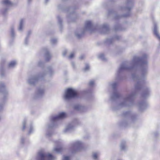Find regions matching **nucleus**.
I'll list each match as a JSON object with an SVG mask.
<instances>
[{
	"label": "nucleus",
	"instance_id": "nucleus-4",
	"mask_svg": "<svg viewBox=\"0 0 160 160\" xmlns=\"http://www.w3.org/2000/svg\"><path fill=\"white\" fill-rule=\"evenodd\" d=\"M46 75V73L45 72L40 73L38 75L31 74L28 77L27 82L30 85H34L38 80H43Z\"/></svg>",
	"mask_w": 160,
	"mask_h": 160
},
{
	"label": "nucleus",
	"instance_id": "nucleus-8",
	"mask_svg": "<svg viewBox=\"0 0 160 160\" xmlns=\"http://www.w3.org/2000/svg\"><path fill=\"white\" fill-rule=\"evenodd\" d=\"M118 83L117 82H113L111 84V86L114 90L111 96V100L112 101L116 100L120 97V94L117 90H115L116 87L118 85Z\"/></svg>",
	"mask_w": 160,
	"mask_h": 160
},
{
	"label": "nucleus",
	"instance_id": "nucleus-44",
	"mask_svg": "<svg viewBox=\"0 0 160 160\" xmlns=\"http://www.w3.org/2000/svg\"><path fill=\"white\" fill-rule=\"evenodd\" d=\"M72 65L74 68H75V63L74 62H72L71 63Z\"/></svg>",
	"mask_w": 160,
	"mask_h": 160
},
{
	"label": "nucleus",
	"instance_id": "nucleus-48",
	"mask_svg": "<svg viewBox=\"0 0 160 160\" xmlns=\"http://www.w3.org/2000/svg\"><path fill=\"white\" fill-rule=\"evenodd\" d=\"M115 19H118L119 18H118V15H116L115 17Z\"/></svg>",
	"mask_w": 160,
	"mask_h": 160
},
{
	"label": "nucleus",
	"instance_id": "nucleus-31",
	"mask_svg": "<svg viewBox=\"0 0 160 160\" xmlns=\"http://www.w3.org/2000/svg\"><path fill=\"white\" fill-rule=\"evenodd\" d=\"M71 16L69 18L68 20L71 22H74L75 21V20L74 18V17L75 16V15L73 14L72 15V14H71Z\"/></svg>",
	"mask_w": 160,
	"mask_h": 160
},
{
	"label": "nucleus",
	"instance_id": "nucleus-47",
	"mask_svg": "<svg viewBox=\"0 0 160 160\" xmlns=\"http://www.w3.org/2000/svg\"><path fill=\"white\" fill-rule=\"evenodd\" d=\"M158 134V132H156V133H154V134L155 136H157V135Z\"/></svg>",
	"mask_w": 160,
	"mask_h": 160
},
{
	"label": "nucleus",
	"instance_id": "nucleus-7",
	"mask_svg": "<svg viewBox=\"0 0 160 160\" xmlns=\"http://www.w3.org/2000/svg\"><path fill=\"white\" fill-rule=\"evenodd\" d=\"M77 97L76 91L73 89L69 88L66 91L64 95V99L68 100Z\"/></svg>",
	"mask_w": 160,
	"mask_h": 160
},
{
	"label": "nucleus",
	"instance_id": "nucleus-40",
	"mask_svg": "<svg viewBox=\"0 0 160 160\" xmlns=\"http://www.w3.org/2000/svg\"><path fill=\"white\" fill-rule=\"evenodd\" d=\"M62 160H70V158L68 156H64Z\"/></svg>",
	"mask_w": 160,
	"mask_h": 160
},
{
	"label": "nucleus",
	"instance_id": "nucleus-34",
	"mask_svg": "<svg viewBox=\"0 0 160 160\" xmlns=\"http://www.w3.org/2000/svg\"><path fill=\"white\" fill-rule=\"evenodd\" d=\"M44 65V64L43 62H42L41 61H39L38 63V66L39 67H43Z\"/></svg>",
	"mask_w": 160,
	"mask_h": 160
},
{
	"label": "nucleus",
	"instance_id": "nucleus-3",
	"mask_svg": "<svg viewBox=\"0 0 160 160\" xmlns=\"http://www.w3.org/2000/svg\"><path fill=\"white\" fill-rule=\"evenodd\" d=\"M95 29V27L93 25L92 22L87 21L85 22L84 28L77 30L75 32V35L77 38H79L82 36L86 31H88L92 32L94 31Z\"/></svg>",
	"mask_w": 160,
	"mask_h": 160
},
{
	"label": "nucleus",
	"instance_id": "nucleus-27",
	"mask_svg": "<svg viewBox=\"0 0 160 160\" xmlns=\"http://www.w3.org/2000/svg\"><path fill=\"white\" fill-rule=\"evenodd\" d=\"M98 58L103 61H105L106 60V58H105L104 54L102 53L98 55Z\"/></svg>",
	"mask_w": 160,
	"mask_h": 160
},
{
	"label": "nucleus",
	"instance_id": "nucleus-28",
	"mask_svg": "<svg viewBox=\"0 0 160 160\" xmlns=\"http://www.w3.org/2000/svg\"><path fill=\"white\" fill-rule=\"evenodd\" d=\"M31 33V32L29 31L28 32L27 36L25 40L24 43L26 45H27L28 44V36Z\"/></svg>",
	"mask_w": 160,
	"mask_h": 160
},
{
	"label": "nucleus",
	"instance_id": "nucleus-52",
	"mask_svg": "<svg viewBox=\"0 0 160 160\" xmlns=\"http://www.w3.org/2000/svg\"><path fill=\"white\" fill-rule=\"evenodd\" d=\"M118 18H119L120 17H121V16H119L118 15Z\"/></svg>",
	"mask_w": 160,
	"mask_h": 160
},
{
	"label": "nucleus",
	"instance_id": "nucleus-12",
	"mask_svg": "<svg viewBox=\"0 0 160 160\" xmlns=\"http://www.w3.org/2000/svg\"><path fill=\"white\" fill-rule=\"evenodd\" d=\"M134 2V0H127L126 3V7L122 9L123 10H124L125 11L128 12L127 14L123 15L122 17H127L129 16L130 14L129 11L133 6Z\"/></svg>",
	"mask_w": 160,
	"mask_h": 160
},
{
	"label": "nucleus",
	"instance_id": "nucleus-2",
	"mask_svg": "<svg viewBox=\"0 0 160 160\" xmlns=\"http://www.w3.org/2000/svg\"><path fill=\"white\" fill-rule=\"evenodd\" d=\"M135 94L132 92L128 94L122 98V101L118 104L119 108L130 107L134 105V99Z\"/></svg>",
	"mask_w": 160,
	"mask_h": 160
},
{
	"label": "nucleus",
	"instance_id": "nucleus-15",
	"mask_svg": "<svg viewBox=\"0 0 160 160\" xmlns=\"http://www.w3.org/2000/svg\"><path fill=\"white\" fill-rule=\"evenodd\" d=\"M45 93L44 89L43 88H37L34 95V98H37L42 97Z\"/></svg>",
	"mask_w": 160,
	"mask_h": 160
},
{
	"label": "nucleus",
	"instance_id": "nucleus-24",
	"mask_svg": "<svg viewBox=\"0 0 160 160\" xmlns=\"http://www.w3.org/2000/svg\"><path fill=\"white\" fill-rule=\"evenodd\" d=\"M120 148L122 150H124L127 148V147L126 145V142L125 141H123L121 142L120 144Z\"/></svg>",
	"mask_w": 160,
	"mask_h": 160
},
{
	"label": "nucleus",
	"instance_id": "nucleus-33",
	"mask_svg": "<svg viewBox=\"0 0 160 160\" xmlns=\"http://www.w3.org/2000/svg\"><path fill=\"white\" fill-rule=\"evenodd\" d=\"M89 69V66L88 64H86L85 65V67L84 69V70L85 72H86L88 71Z\"/></svg>",
	"mask_w": 160,
	"mask_h": 160
},
{
	"label": "nucleus",
	"instance_id": "nucleus-35",
	"mask_svg": "<svg viewBox=\"0 0 160 160\" xmlns=\"http://www.w3.org/2000/svg\"><path fill=\"white\" fill-rule=\"evenodd\" d=\"M98 153L97 152H94L93 154V158L94 159H96L97 158Z\"/></svg>",
	"mask_w": 160,
	"mask_h": 160
},
{
	"label": "nucleus",
	"instance_id": "nucleus-50",
	"mask_svg": "<svg viewBox=\"0 0 160 160\" xmlns=\"http://www.w3.org/2000/svg\"><path fill=\"white\" fill-rule=\"evenodd\" d=\"M32 0H28V2L29 3Z\"/></svg>",
	"mask_w": 160,
	"mask_h": 160
},
{
	"label": "nucleus",
	"instance_id": "nucleus-30",
	"mask_svg": "<svg viewBox=\"0 0 160 160\" xmlns=\"http://www.w3.org/2000/svg\"><path fill=\"white\" fill-rule=\"evenodd\" d=\"M113 41V39L109 38L106 40L105 43L107 44H110Z\"/></svg>",
	"mask_w": 160,
	"mask_h": 160
},
{
	"label": "nucleus",
	"instance_id": "nucleus-41",
	"mask_svg": "<svg viewBox=\"0 0 160 160\" xmlns=\"http://www.w3.org/2000/svg\"><path fill=\"white\" fill-rule=\"evenodd\" d=\"M94 84V82L93 81H91L89 82V85L90 86H92Z\"/></svg>",
	"mask_w": 160,
	"mask_h": 160
},
{
	"label": "nucleus",
	"instance_id": "nucleus-13",
	"mask_svg": "<svg viewBox=\"0 0 160 160\" xmlns=\"http://www.w3.org/2000/svg\"><path fill=\"white\" fill-rule=\"evenodd\" d=\"M22 130H24L26 128H29L28 134H30L32 132L33 130L32 124L31 123L29 124L28 123L26 119H25L23 120L22 122Z\"/></svg>",
	"mask_w": 160,
	"mask_h": 160
},
{
	"label": "nucleus",
	"instance_id": "nucleus-51",
	"mask_svg": "<svg viewBox=\"0 0 160 160\" xmlns=\"http://www.w3.org/2000/svg\"><path fill=\"white\" fill-rule=\"evenodd\" d=\"M115 30H118L119 29H118V28H115Z\"/></svg>",
	"mask_w": 160,
	"mask_h": 160
},
{
	"label": "nucleus",
	"instance_id": "nucleus-38",
	"mask_svg": "<svg viewBox=\"0 0 160 160\" xmlns=\"http://www.w3.org/2000/svg\"><path fill=\"white\" fill-rule=\"evenodd\" d=\"M4 72L2 69H0V75L1 77H3L4 76Z\"/></svg>",
	"mask_w": 160,
	"mask_h": 160
},
{
	"label": "nucleus",
	"instance_id": "nucleus-45",
	"mask_svg": "<svg viewBox=\"0 0 160 160\" xmlns=\"http://www.w3.org/2000/svg\"><path fill=\"white\" fill-rule=\"evenodd\" d=\"M7 9H5L4 10V11H3V14H4V15H5L6 14V12H7Z\"/></svg>",
	"mask_w": 160,
	"mask_h": 160
},
{
	"label": "nucleus",
	"instance_id": "nucleus-26",
	"mask_svg": "<svg viewBox=\"0 0 160 160\" xmlns=\"http://www.w3.org/2000/svg\"><path fill=\"white\" fill-rule=\"evenodd\" d=\"M14 26H11L10 28V33L11 34V36L13 38L15 36V34L14 33Z\"/></svg>",
	"mask_w": 160,
	"mask_h": 160
},
{
	"label": "nucleus",
	"instance_id": "nucleus-9",
	"mask_svg": "<svg viewBox=\"0 0 160 160\" xmlns=\"http://www.w3.org/2000/svg\"><path fill=\"white\" fill-rule=\"evenodd\" d=\"M71 148L73 152L79 151L83 148V144L80 141H76L71 144Z\"/></svg>",
	"mask_w": 160,
	"mask_h": 160
},
{
	"label": "nucleus",
	"instance_id": "nucleus-17",
	"mask_svg": "<svg viewBox=\"0 0 160 160\" xmlns=\"http://www.w3.org/2000/svg\"><path fill=\"white\" fill-rule=\"evenodd\" d=\"M102 29L103 31L102 33H107L109 30L108 25L106 23L104 24L102 27Z\"/></svg>",
	"mask_w": 160,
	"mask_h": 160
},
{
	"label": "nucleus",
	"instance_id": "nucleus-37",
	"mask_svg": "<svg viewBox=\"0 0 160 160\" xmlns=\"http://www.w3.org/2000/svg\"><path fill=\"white\" fill-rule=\"evenodd\" d=\"M74 56V53L73 52H72L70 53V55L68 57V58L69 59L72 58Z\"/></svg>",
	"mask_w": 160,
	"mask_h": 160
},
{
	"label": "nucleus",
	"instance_id": "nucleus-29",
	"mask_svg": "<svg viewBox=\"0 0 160 160\" xmlns=\"http://www.w3.org/2000/svg\"><path fill=\"white\" fill-rule=\"evenodd\" d=\"M57 18L59 25L60 28L61 29L62 27V21L59 16L57 17Z\"/></svg>",
	"mask_w": 160,
	"mask_h": 160
},
{
	"label": "nucleus",
	"instance_id": "nucleus-49",
	"mask_svg": "<svg viewBox=\"0 0 160 160\" xmlns=\"http://www.w3.org/2000/svg\"><path fill=\"white\" fill-rule=\"evenodd\" d=\"M48 1L49 0H45V3H47L48 2Z\"/></svg>",
	"mask_w": 160,
	"mask_h": 160
},
{
	"label": "nucleus",
	"instance_id": "nucleus-18",
	"mask_svg": "<svg viewBox=\"0 0 160 160\" xmlns=\"http://www.w3.org/2000/svg\"><path fill=\"white\" fill-rule=\"evenodd\" d=\"M2 3L7 7H10L12 5L13 3L10 0H3Z\"/></svg>",
	"mask_w": 160,
	"mask_h": 160
},
{
	"label": "nucleus",
	"instance_id": "nucleus-21",
	"mask_svg": "<svg viewBox=\"0 0 160 160\" xmlns=\"http://www.w3.org/2000/svg\"><path fill=\"white\" fill-rule=\"evenodd\" d=\"M24 21L22 19L20 20L18 28L19 31L22 32V31L24 27Z\"/></svg>",
	"mask_w": 160,
	"mask_h": 160
},
{
	"label": "nucleus",
	"instance_id": "nucleus-20",
	"mask_svg": "<svg viewBox=\"0 0 160 160\" xmlns=\"http://www.w3.org/2000/svg\"><path fill=\"white\" fill-rule=\"evenodd\" d=\"M44 51L45 52V57L46 60L47 61H48L51 58V56L47 49H45L44 50Z\"/></svg>",
	"mask_w": 160,
	"mask_h": 160
},
{
	"label": "nucleus",
	"instance_id": "nucleus-46",
	"mask_svg": "<svg viewBox=\"0 0 160 160\" xmlns=\"http://www.w3.org/2000/svg\"><path fill=\"white\" fill-rule=\"evenodd\" d=\"M84 58V57L83 56H81L80 57V58L81 59H82Z\"/></svg>",
	"mask_w": 160,
	"mask_h": 160
},
{
	"label": "nucleus",
	"instance_id": "nucleus-5",
	"mask_svg": "<svg viewBox=\"0 0 160 160\" xmlns=\"http://www.w3.org/2000/svg\"><path fill=\"white\" fill-rule=\"evenodd\" d=\"M8 94V91L6 90L4 83L0 82V111L3 109L4 104L6 98V96Z\"/></svg>",
	"mask_w": 160,
	"mask_h": 160
},
{
	"label": "nucleus",
	"instance_id": "nucleus-42",
	"mask_svg": "<svg viewBox=\"0 0 160 160\" xmlns=\"http://www.w3.org/2000/svg\"><path fill=\"white\" fill-rule=\"evenodd\" d=\"M67 52V50H65L62 52V55L64 57L66 56V53Z\"/></svg>",
	"mask_w": 160,
	"mask_h": 160
},
{
	"label": "nucleus",
	"instance_id": "nucleus-22",
	"mask_svg": "<svg viewBox=\"0 0 160 160\" xmlns=\"http://www.w3.org/2000/svg\"><path fill=\"white\" fill-rule=\"evenodd\" d=\"M74 109L81 112H82L84 107L79 105H76L74 106Z\"/></svg>",
	"mask_w": 160,
	"mask_h": 160
},
{
	"label": "nucleus",
	"instance_id": "nucleus-25",
	"mask_svg": "<svg viewBox=\"0 0 160 160\" xmlns=\"http://www.w3.org/2000/svg\"><path fill=\"white\" fill-rule=\"evenodd\" d=\"M16 64V62L15 61H12L8 64V67L10 68H13L15 67Z\"/></svg>",
	"mask_w": 160,
	"mask_h": 160
},
{
	"label": "nucleus",
	"instance_id": "nucleus-39",
	"mask_svg": "<svg viewBox=\"0 0 160 160\" xmlns=\"http://www.w3.org/2000/svg\"><path fill=\"white\" fill-rule=\"evenodd\" d=\"M25 140V138L23 137H21V142L22 144H23L24 143V141Z\"/></svg>",
	"mask_w": 160,
	"mask_h": 160
},
{
	"label": "nucleus",
	"instance_id": "nucleus-36",
	"mask_svg": "<svg viewBox=\"0 0 160 160\" xmlns=\"http://www.w3.org/2000/svg\"><path fill=\"white\" fill-rule=\"evenodd\" d=\"M52 134V133L51 132L48 131L47 132L46 135L47 137H49L51 136Z\"/></svg>",
	"mask_w": 160,
	"mask_h": 160
},
{
	"label": "nucleus",
	"instance_id": "nucleus-14",
	"mask_svg": "<svg viewBox=\"0 0 160 160\" xmlns=\"http://www.w3.org/2000/svg\"><path fill=\"white\" fill-rule=\"evenodd\" d=\"M78 120L76 119L74 120L73 122L69 124L64 129V132L67 133L71 132L74 129L75 125L78 124Z\"/></svg>",
	"mask_w": 160,
	"mask_h": 160
},
{
	"label": "nucleus",
	"instance_id": "nucleus-11",
	"mask_svg": "<svg viewBox=\"0 0 160 160\" xmlns=\"http://www.w3.org/2000/svg\"><path fill=\"white\" fill-rule=\"evenodd\" d=\"M55 157L49 153L43 154L41 152H39L38 156V160H52Z\"/></svg>",
	"mask_w": 160,
	"mask_h": 160
},
{
	"label": "nucleus",
	"instance_id": "nucleus-53",
	"mask_svg": "<svg viewBox=\"0 0 160 160\" xmlns=\"http://www.w3.org/2000/svg\"><path fill=\"white\" fill-rule=\"evenodd\" d=\"M117 39H118V38H117Z\"/></svg>",
	"mask_w": 160,
	"mask_h": 160
},
{
	"label": "nucleus",
	"instance_id": "nucleus-19",
	"mask_svg": "<svg viewBox=\"0 0 160 160\" xmlns=\"http://www.w3.org/2000/svg\"><path fill=\"white\" fill-rule=\"evenodd\" d=\"M47 72L49 76H51L53 75L55 73L54 71L53 70L52 67L50 66L47 68Z\"/></svg>",
	"mask_w": 160,
	"mask_h": 160
},
{
	"label": "nucleus",
	"instance_id": "nucleus-32",
	"mask_svg": "<svg viewBox=\"0 0 160 160\" xmlns=\"http://www.w3.org/2000/svg\"><path fill=\"white\" fill-rule=\"evenodd\" d=\"M51 42L52 44H55L57 42V40L55 38H52L51 39Z\"/></svg>",
	"mask_w": 160,
	"mask_h": 160
},
{
	"label": "nucleus",
	"instance_id": "nucleus-43",
	"mask_svg": "<svg viewBox=\"0 0 160 160\" xmlns=\"http://www.w3.org/2000/svg\"><path fill=\"white\" fill-rule=\"evenodd\" d=\"M127 125V122H124L122 123V125L124 126V127L126 126Z\"/></svg>",
	"mask_w": 160,
	"mask_h": 160
},
{
	"label": "nucleus",
	"instance_id": "nucleus-16",
	"mask_svg": "<svg viewBox=\"0 0 160 160\" xmlns=\"http://www.w3.org/2000/svg\"><path fill=\"white\" fill-rule=\"evenodd\" d=\"M137 105L139 110L142 111L147 108L148 104L146 101H142L138 102Z\"/></svg>",
	"mask_w": 160,
	"mask_h": 160
},
{
	"label": "nucleus",
	"instance_id": "nucleus-10",
	"mask_svg": "<svg viewBox=\"0 0 160 160\" xmlns=\"http://www.w3.org/2000/svg\"><path fill=\"white\" fill-rule=\"evenodd\" d=\"M123 116L128 117L130 123H134L138 119V116L135 114H132L129 111L123 113Z\"/></svg>",
	"mask_w": 160,
	"mask_h": 160
},
{
	"label": "nucleus",
	"instance_id": "nucleus-6",
	"mask_svg": "<svg viewBox=\"0 0 160 160\" xmlns=\"http://www.w3.org/2000/svg\"><path fill=\"white\" fill-rule=\"evenodd\" d=\"M67 115L64 112L60 113L58 115L52 117L51 118L52 124L48 126V128H51L56 126L58 123V120L61 119L65 118Z\"/></svg>",
	"mask_w": 160,
	"mask_h": 160
},
{
	"label": "nucleus",
	"instance_id": "nucleus-1",
	"mask_svg": "<svg viewBox=\"0 0 160 160\" xmlns=\"http://www.w3.org/2000/svg\"><path fill=\"white\" fill-rule=\"evenodd\" d=\"M147 55L144 54L141 58L134 56L130 62H125L120 65L116 74L117 80H121V74L125 70L134 72L132 74V78L135 82V89L136 91L143 89L141 97L145 98L149 97L151 93V89L148 87H144L147 82L146 76L147 74L148 62Z\"/></svg>",
	"mask_w": 160,
	"mask_h": 160
},
{
	"label": "nucleus",
	"instance_id": "nucleus-23",
	"mask_svg": "<svg viewBox=\"0 0 160 160\" xmlns=\"http://www.w3.org/2000/svg\"><path fill=\"white\" fill-rule=\"evenodd\" d=\"M62 147L61 145L57 146L53 149V151H55L57 153H59L61 152L62 150Z\"/></svg>",
	"mask_w": 160,
	"mask_h": 160
}]
</instances>
